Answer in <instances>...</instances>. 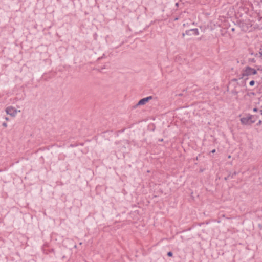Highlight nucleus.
I'll return each mask as SVG.
<instances>
[{"label":"nucleus","instance_id":"f03ea898","mask_svg":"<svg viewBox=\"0 0 262 262\" xmlns=\"http://www.w3.org/2000/svg\"><path fill=\"white\" fill-rule=\"evenodd\" d=\"M20 112V110H17L15 107L11 106H8L6 108V113L13 117L15 116L17 114Z\"/></svg>","mask_w":262,"mask_h":262},{"label":"nucleus","instance_id":"20e7f679","mask_svg":"<svg viewBox=\"0 0 262 262\" xmlns=\"http://www.w3.org/2000/svg\"><path fill=\"white\" fill-rule=\"evenodd\" d=\"M152 99L151 96H149L146 98H144L143 99H141L138 103V105H142L146 103L147 102H148L150 100Z\"/></svg>","mask_w":262,"mask_h":262},{"label":"nucleus","instance_id":"f257e3e1","mask_svg":"<svg viewBox=\"0 0 262 262\" xmlns=\"http://www.w3.org/2000/svg\"><path fill=\"white\" fill-rule=\"evenodd\" d=\"M257 73L255 69L249 67H246L242 71V78H243L246 76L255 75Z\"/></svg>","mask_w":262,"mask_h":262},{"label":"nucleus","instance_id":"423d86ee","mask_svg":"<svg viewBox=\"0 0 262 262\" xmlns=\"http://www.w3.org/2000/svg\"><path fill=\"white\" fill-rule=\"evenodd\" d=\"M254 83H255L254 81L252 80V81H251L250 82L249 84H250V85H251V86H253V85H254Z\"/></svg>","mask_w":262,"mask_h":262},{"label":"nucleus","instance_id":"39448f33","mask_svg":"<svg viewBox=\"0 0 262 262\" xmlns=\"http://www.w3.org/2000/svg\"><path fill=\"white\" fill-rule=\"evenodd\" d=\"M186 33L189 35H198L199 34V31L197 29L190 30L186 32Z\"/></svg>","mask_w":262,"mask_h":262},{"label":"nucleus","instance_id":"6e6552de","mask_svg":"<svg viewBox=\"0 0 262 262\" xmlns=\"http://www.w3.org/2000/svg\"><path fill=\"white\" fill-rule=\"evenodd\" d=\"M3 126H5V127H7V123H4L3 124Z\"/></svg>","mask_w":262,"mask_h":262},{"label":"nucleus","instance_id":"0eeeda50","mask_svg":"<svg viewBox=\"0 0 262 262\" xmlns=\"http://www.w3.org/2000/svg\"><path fill=\"white\" fill-rule=\"evenodd\" d=\"M167 255H168V256H172V252H169L167 253Z\"/></svg>","mask_w":262,"mask_h":262},{"label":"nucleus","instance_id":"1a4fd4ad","mask_svg":"<svg viewBox=\"0 0 262 262\" xmlns=\"http://www.w3.org/2000/svg\"><path fill=\"white\" fill-rule=\"evenodd\" d=\"M254 112L257 111V109H256V108H254Z\"/></svg>","mask_w":262,"mask_h":262},{"label":"nucleus","instance_id":"7ed1b4c3","mask_svg":"<svg viewBox=\"0 0 262 262\" xmlns=\"http://www.w3.org/2000/svg\"><path fill=\"white\" fill-rule=\"evenodd\" d=\"M241 121L243 124H250L254 122V120H252V116H249L245 117H243L241 119Z\"/></svg>","mask_w":262,"mask_h":262}]
</instances>
